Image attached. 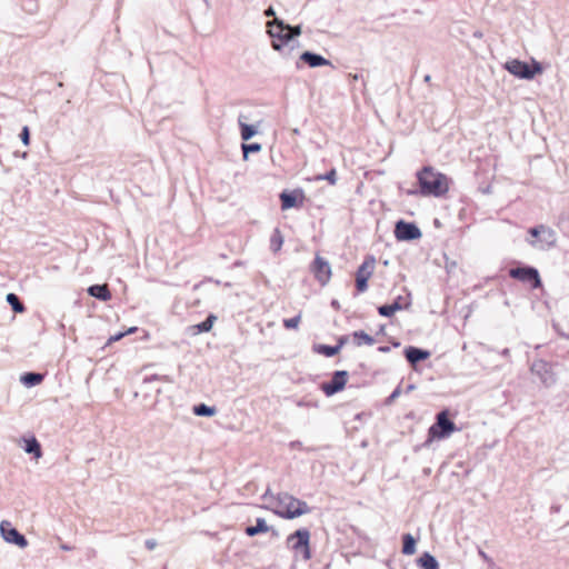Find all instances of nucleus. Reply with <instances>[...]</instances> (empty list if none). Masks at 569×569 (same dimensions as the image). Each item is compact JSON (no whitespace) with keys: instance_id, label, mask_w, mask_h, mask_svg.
<instances>
[{"instance_id":"nucleus-1","label":"nucleus","mask_w":569,"mask_h":569,"mask_svg":"<svg viewBox=\"0 0 569 569\" xmlns=\"http://www.w3.org/2000/svg\"><path fill=\"white\" fill-rule=\"evenodd\" d=\"M417 180L422 196L442 197L449 190V179L431 166H425L417 172Z\"/></svg>"},{"instance_id":"nucleus-2","label":"nucleus","mask_w":569,"mask_h":569,"mask_svg":"<svg viewBox=\"0 0 569 569\" xmlns=\"http://www.w3.org/2000/svg\"><path fill=\"white\" fill-rule=\"evenodd\" d=\"M455 430H457V427L455 422L449 419L448 411L442 410L437 415L436 422L430 426L428 439L425 441L423 446H429L435 439L448 438Z\"/></svg>"},{"instance_id":"nucleus-3","label":"nucleus","mask_w":569,"mask_h":569,"mask_svg":"<svg viewBox=\"0 0 569 569\" xmlns=\"http://www.w3.org/2000/svg\"><path fill=\"white\" fill-rule=\"evenodd\" d=\"M503 68L512 76L525 80H531L543 71L541 63L536 60H532V63L528 64L525 61L512 59L507 61Z\"/></svg>"},{"instance_id":"nucleus-4","label":"nucleus","mask_w":569,"mask_h":569,"mask_svg":"<svg viewBox=\"0 0 569 569\" xmlns=\"http://www.w3.org/2000/svg\"><path fill=\"white\" fill-rule=\"evenodd\" d=\"M287 543H291L292 550L300 553L303 560L311 558L310 531L307 528H300L287 537Z\"/></svg>"},{"instance_id":"nucleus-5","label":"nucleus","mask_w":569,"mask_h":569,"mask_svg":"<svg viewBox=\"0 0 569 569\" xmlns=\"http://www.w3.org/2000/svg\"><path fill=\"white\" fill-rule=\"evenodd\" d=\"M509 276L512 279L529 283L532 289H538L542 286L538 269L531 266L511 268L509 270Z\"/></svg>"},{"instance_id":"nucleus-6","label":"nucleus","mask_w":569,"mask_h":569,"mask_svg":"<svg viewBox=\"0 0 569 569\" xmlns=\"http://www.w3.org/2000/svg\"><path fill=\"white\" fill-rule=\"evenodd\" d=\"M0 535L6 542L19 548L23 549L29 545L26 536L14 528L8 520H2L0 522Z\"/></svg>"},{"instance_id":"nucleus-7","label":"nucleus","mask_w":569,"mask_h":569,"mask_svg":"<svg viewBox=\"0 0 569 569\" xmlns=\"http://www.w3.org/2000/svg\"><path fill=\"white\" fill-rule=\"evenodd\" d=\"M266 27L272 48L281 51L284 47V21L274 17V20L268 21Z\"/></svg>"},{"instance_id":"nucleus-8","label":"nucleus","mask_w":569,"mask_h":569,"mask_svg":"<svg viewBox=\"0 0 569 569\" xmlns=\"http://www.w3.org/2000/svg\"><path fill=\"white\" fill-rule=\"evenodd\" d=\"M530 370L536 375L545 387H551L556 383V375L551 365L542 359H537L531 363Z\"/></svg>"},{"instance_id":"nucleus-9","label":"nucleus","mask_w":569,"mask_h":569,"mask_svg":"<svg viewBox=\"0 0 569 569\" xmlns=\"http://www.w3.org/2000/svg\"><path fill=\"white\" fill-rule=\"evenodd\" d=\"M376 260L372 256L367 257L356 272V287L359 292L368 289V280L375 269Z\"/></svg>"},{"instance_id":"nucleus-10","label":"nucleus","mask_w":569,"mask_h":569,"mask_svg":"<svg viewBox=\"0 0 569 569\" xmlns=\"http://www.w3.org/2000/svg\"><path fill=\"white\" fill-rule=\"evenodd\" d=\"M395 236L400 241H412L421 238L422 233L416 223L399 220L395 226Z\"/></svg>"},{"instance_id":"nucleus-11","label":"nucleus","mask_w":569,"mask_h":569,"mask_svg":"<svg viewBox=\"0 0 569 569\" xmlns=\"http://www.w3.org/2000/svg\"><path fill=\"white\" fill-rule=\"evenodd\" d=\"M349 373L346 370H337L333 372L332 378L328 382L321 385V390L326 396L330 397L343 390L348 381Z\"/></svg>"},{"instance_id":"nucleus-12","label":"nucleus","mask_w":569,"mask_h":569,"mask_svg":"<svg viewBox=\"0 0 569 569\" xmlns=\"http://www.w3.org/2000/svg\"><path fill=\"white\" fill-rule=\"evenodd\" d=\"M311 270L315 274V278L321 286H326L329 282L331 278V267L325 258L316 256L311 266Z\"/></svg>"},{"instance_id":"nucleus-13","label":"nucleus","mask_w":569,"mask_h":569,"mask_svg":"<svg viewBox=\"0 0 569 569\" xmlns=\"http://www.w3.org/2000/svg\"><path fill=\"white\" fill-rule=\"evenodd\" d=\"M301 63L307 64L309 68H318L323 66L335 68L330 60L326 59L319 53L311 51H305L300 54L299 60L297 61L298 69L302 67Z\"/></svg>"},{"instance_id":"nucleus-14","label":"nucleus","mask_w":569,"mask_h":569,"mask_svg":"<svg viewBox=\"0 0 569 569\" xmlns=\"http://www.w3.org/2000/svg\"><path fill=\"white\" fill-rule=\"evenodd\" d=\"M20 447L33 459L38 460L42 457V447L39 440L33 435L22 436L19 441Z\"/></svg>"},{"instance_id":"nucleus-15","label":"nucleus","mask_w":569,"mask_h":569,"mask_svg":"<svg viewBox=\"0 0 569 569\" xmlns=\"http://www.w3.org/2000/svg\"><path fill=\"white\" fill-rule=\"evenodd\" d=\"M250 116L240 112L238 116V126L242 141H249L258 133L259 121L257 123H248Z\"/></svg>"},{"instance_id":"nucleus-16","label":"nucleus","mask_w":569,"mask_h":569,"mask_svg":"<svg viewBox=\"0 0 569 569\" xmlns=\"http://www.w3.org/2000/svg\"><path fill=\"white\" fill-rule=\"evenodd\" d=\"M541 231H542V233H541L540 238L538 240L530 241V244L532 247H538L541 250H548V249L556 247V244H557L556 231L548 226H545V228H541Z\"/></svg>"},{"instance_id":"nucleus-17","label":"nucleus","mask_w":569,"mask_h":569,"mask_svg":"<svg viewBox=\"0 0 569 569\" xmlns=\"http://www.w3.org/2000/svg\"><path fill=\"white\" fill-rule=\"evenodd\" d=\"M310 511L311 509L306 501L295 497H287V519H295Z\"/></svg>"},{"instance_id":"nucleus-18","label":"nucleus","mask_w":569,"mask_h":569,"mask_svg":"<svg viewBox=\"0 0 569 569\" xmlns=\"http://www.w3.org/2000/svg\"><path fill=\"white\" fill-rule=\"evenodd\" d=\"M410 306V301H405V298L401 296H398L392 303L389 305H382L378 307V313L382 317H391L395 315V312L408 309Z\"/></svg>"},{"instance_id":"nucleus-19","label":"nucleus","mask_w":569,"mask_h":569,"mask_svg":"<svg viewBox=\"0 0 569 569\" xmlns=\"http://www.w3.org/2000/svg\"><path fill=\"white\" fill-rule=\"evenodd\" d=\"M430 355V351L413 346H409L405 349V357L411 366L427 360Z\"/></svg>"},{"instance_id":"nucleus-20","label":"nucleus","mask_w":569,"mask_h":569,"mask_svg":"<svg viewBox=\"0 0 569 569\" xmlns=\"http://www.w3.org/2000/svg\"><path fill=\"white\" fill-rule=\"evenodd\" d=\"M306 200L305 191L301 188L287 191V209L302 208Z\"/></svg>"},{"instance_id":"nucleus-21","label":"nucleus","mask_w":569,"mask_h":569,"mask_svg":"<svg viewBox=\"0 0 569 569\" xmlns=\"http://www.w3.org/2000/svg\"><path fill=\"white\" fill-rule=\"evenodd\" d=\"M87 292L90 297H93L96 298L97 300H100V301H108L111 299V291L109 289V287L107 284H91L88 289H87Z\"/></svg>"},{"instance_id":"nucleus-22","label":"nucleus","mask_w":569,"mask_h":569,"mask_svg":"<svg viewBox=\"0 0 569 569\" xmlns=\"http://www.w3.org/2000/svg\"><path fill=\"white\" fill-rule=\"evenodd\" d=\"M44 376L40 372L28 371L21 375L20 381L24 387L32 388L42 382Z\"/></svg>"},{"instance_id":"nucleus-23","label":"nucleus","mask_w":569,"mask_h":569,"mask_svg":"<svg viewBox=\"0 0 569 569\" xmlns=\"http://www.w3.org/2000/svg\"><path fill=\"white\" fill-rule=\"evenodd\" d=\"M269 530V527L263 518H257L256 525L247 526L244 532L249 537H254L259 533H264Z\"/></svg>"},{"instance_id":"nucleus-24","label":"nucleus","mask_w":569,"mask_h":569,"mask_svg":"<svg viewBox=\"0 0 569 569\" xmlns=\"http://www.w3.org/2000/svg\"><path fill=\"white\" fill-rule=\"evenodd\" d=\"M417 562L421 569H439L438 560L428 551L423 552Z\"/></svg>"},{"instance_id":"nucleus-25","label":"nucleus","mask_w":569,"mask_h":569,"mask_svg":"<svg viewBox=\"0 0 569 569\" xmlns=\"http://www.w3.org/2000/svg\"><path fill=\"white\" fill-rule=\"evenodd\" d=\"M193 415L198 417H213L217 413V408L214 406H208L203 402L197 403L192 408Z\"/></svg>"},{"instance_id":"nucleus-26","label":"nucleus","mask_w":569,"mask_h":569,"mask_svg":"<svg viewBox=\"0 0 569 569\" xmlns=\"http://www.w3.org/2000/svg\"><path fill=\"white\" fill-rule=\"evenodd\" d=\"M6 301L16 313H22L26 311V306L21 301L18 295L10 292L6 297Z\"/></svg>"},{"instance_id":"nucleus-27","label":"nucleus","mask_w":569,"mask_h":569,"mask_svg":"<svg viewBox=\"0 0 569 569\" xmlns=\"http://www.w3.org/2000/svg\"><path fill=\"white\" fill-rule=\"evenodd\" d=\"M216 320H217V317L213 313H209L203 321L193 326L194 332L196 333L209 332L212 329Z\"/></svg>"},{"instance_id":"nucleus-28","label":"nucleus","mask_w":569,"mask_h":569,"mask_svg":"<svg viewBox=\"0 0 569 569\" xmlns=\"http://www.w3.org/2000/svg\"><path fill=\"white\" fill-rule=\"evenodd\" d=\"M313 351L319 355L331 358L339 353L340 346H329V345H321V343L313 345Z\"/></svg>"},{"instance_id":"nucleus-29","label":"nucleus","mask_w":569,"mask_h":569,"mask_svg":"<svg viewBox=\"0 0 569 569\" xmlns=\"http://www.w3.org/2000/svg\"><path fill=\"white\" fill-rule=\"evenodd\" d=\"M417 541L411 533H405L402 536V553L413 555L416 552Z\"/></svg>"},{"instance_id":"nucleus-30","label":"nucleus","mask_w":569,"mask_h":569,"mask_svg":"<svg viewBox=\"0 0 569 569\" xmlns=\"http://www.w3.org/2000/svg\"><path fill=\"white\" fill-rule=\"evenodd\" d=\"M352 338H353L355 345L358 347H360L362 343L368 345V346H372L375 343V339L370 335H368L367 332H365L362 330L355 331L352 333Z\"/></svg>"},{"instance_id":"nucleus-31","label":"nucleus","mask_w":569,"mask_h":569,"mask_svg":"<svg viewBox=\"0 0 569 569\" xmlns=\"http://www.w3.org/2000/svg\"><path fill=\"white\" fill-rule=\"evenodd\" d=\"M283 243V237L279 228H276L273 234L270 238V249L273 252H278Z\"/></svg>"},{"instance_id":"nucleus-32","label":"nucleus","mask_w":569,"mask_h":569,"mask_svg":"<svg viewBox=\"0 0 569 569\" xmlns=\"http://www.w3.org/2000/svg\"><path fill=\"white\" fill-rule=\"evenodd\" d=\"M261 144L258 142H247L243 141L241 144V150L243 154V159L246 160L250 153H257L261 150Z\"/></svg>"},{"instance_id":"nucleus-33","label":"nucleus","mask_w":569,"mask_h":569,"mask_svg":"<svg viewBox=\"0 0 569 569\" xmlns=\"http://www.w3.org/2000/svg\"><path fill=\"white\" fill-rule=\"evenodd\" d=\"M300 33V26L292 27L287 23V47H289L293 39L298 37Z\"/></svg>"},{"instance_id":"nucleus-34","label":"nucleus","mask_w":569,"mask_h":569,"mask_svg":"<svg viewBox=\"0 0 569 569\" xmlns=\"http://www.w3.org/2000/svg\"><path fill=\"white\" fill-rule=\"evenodd\" d=\"M316 180H327L330 184L333 186L337 182V171L335 168H332L327 173L317 176Z\"/></svg>"},{"instance_id":"nucleus-35","label":"nucleus","mask_w":569,"mask_h":569,"mask_svg":"<svg viewBox=\"0 0 569 569\" xmlns=\"http://www.w3.org/2000/svg\"><path fill=\"white\" fill-rule=\"evenodd\" d=\"M156 380L164 381V382H169V383H171L173 381L172 378L169 377V376H159V375H156V373L150 375V376H146L143 378V382L144 383H150V382L156 381Z\"/></svg>"},{"instance_id":"nucleus-36","label":"nucleus","mask_w":569,"mask_h":569,"mask_svg":"<svg viewBox=\"0 0 569 569\" xmlns=\"http://www.w3.org/2000/svg\"><path fill=\"white\" fill-rule=\"evenodd\" d=\"M19 138H20L21 142L23 143V146L28 147L30 144L31 133H30V129L28 126L22 127Z\"/></svg>"},{"instance_id":"nucleus-37","label":"nucleus","mask_w":569,"mask_h":569,"mask_svg":"<svg viewBox=\"0 0 569 569\" xmlns=\"http://www.w3.org/2000/svg\"><path fill=\"white\" fill-rule=\"evenodd\" d=\"M541 228H545V224H538L536 227H532L528 230V232L531 237L539 239L542 233Z\"/></svg>"},{"instance_id":"nucleus-38","label":"nucleus","mask_w":569,"mask_h":569,"mask_svg":"<svg viewBox=\"0 0 569 569\" xmlns=\"http://www.w3.org/2000/svg\"><path fill=\"white\" fill-rule=\"evenodd\" d=\"M277 500H278V508L276 509V513L278 516H280L281 518H284V505L282 503L281 493H278Z\"/></svg>"},{"instance_id":"nucleus-39","label":"nucleus","mask_w":569,"mask_h":569,"mask_svg":"<svg viewBox=\"0 0 569 569\" xmlns=\"http://www.w3.org/2000/svg\"><path fill=\"white\" fill-rule=\"evenodd\" d=\"M299 321H300V315H298L293 318L287 319V329H296L299 325Z\"/></svg>"},{"instance_id":"nucleus-40","label":"nucleus","mask_w":569,"mask_h":569,"mask_svg":"<svg viewBox=\"0 0 569 569\" xmlns=\"http://www.w3.org/2000/svg\"><path fill=\"white\" fill-rule=\"evenodd\" d=\"M401 393V389L400 387L398 386L391 393L390 396L387 398L386 400V403H391L393 402Z\"/></svg>"},{"instance_id":"nucleus-41","label":"nucleus","mask_w":569,"mask_h":569,"mask_svg":"<svg viewBox=\"0 0 569 569\" xmlns=\"http://www.w3.org/2000/svg\"><path fill=\"white\" fill-rule=\"evenodd\" d=\"M124 336H126V333H124V332H118V333H116V335L111 336V337L108 339L107 345H110V343H112V342H114V341H119V340H120V339H122Z\"/></svg>"},{"instance_id":"nucleus-42","label":"nucleus","mask_w":569,"mask_h":569,"mask_svg":"<svg viewBox=\"0 0 569 569\" xmlns=\"http://www.w3.org/2000/svg\"><path fill=\"white\" fill-rule=\"evenodd\" d=\"M144 546L148 550H153L157 546V542L153 539H148L146 540Z\"/></svg>"},{"instance_id":"nucleus-43","label":"nucleus","mask_w":569,"mask_h":569,"mask_svg":"<svg viewBox=\"0 0 569 569\" xmlns=\"http://www.w3.org/2000/svg\"><path fill=\"white\" fill-rule=\"evenodd\" d=\"M278 197H279V202H280V209H281V211H284V200H286L284 190L279 192Z\"/></svg>"},{"instance_id":"nucleus-44","label":"nucleus","mask_w":569,"mask_h":569,"mask_svg":"<svg viewBox=\"0 0 569 569\" xmlns=\"http://www.w3.org/2000/svg\"><path fill=\"white\" fill-rule=\"evenodd\" d=\"M378 351L381 353H388L390 351V347L389 346H380L378 348Z\"/></svg>"},{"instance_id":"nucleus-45","label":"nucleus","mask_w":569,"mask_h":569,"mask_svg":"<svg viewBox=\"0 0 569 569\" xmlns=\"http://www.w3.org/2000/svg\"><path fill=\"white\" fill-rule=\"evenodd\" d=\"M60 549L63 550V551H70V550L73 549V547L70 546V545H67V543H61L60 545Z\"/></svg>"},{"instance_id":"nucleus-46","label":"nucleus","mask_w":569,"mask_h":569,"mask_svg":"<svg viewBox=\"0 0 569 569\" xmlns=\"http://www.w3.org/2000/svg\"><path fill=\"white\" fill-rule=\"evenodd\" d=\"M479 556H480L483 560H486V561H490V560H491V559L488 557V555H487L483 550H481V549H479Z\"/></svg>"},{"instance_id":"nucleus-47","label":"nucleus","mask_w":569,"mask_h":569,"mask_svg":"<svg viewBox=\"0 0 569 569\" xmlns=\"http://www.w3.org/2000/svg\"><path fill=\"white\" fill-rule=\"evenodd\" d=\"M264 14H266L267 17L274 16V10H273V8H272V7L267 8V9L264 10Z\"/></svg>"},{"instance_id":"nucleus-48","label":"nucleus","mask_w":569,"mask_h":569,"mask_svg":"<svg viewBox=\"0 0 569 569\" xmlns=\"http://www.w3.org/2000/svg\"><path fill=\"white\" fill-rule=\"evenodd\" d=\"M346 341H347V337L342 336L339 338L338 343L336 346H340V349H341L342 346L346 343Z\"/></svg>"},{"instance_id":"nucleus-49","label":"nucleus","mask_w":569,"mask_h":569,"mask_svg":"<svg viewBox=\"0 0 569 569\" xmlns=\"http://www.w3.org/2000/svg\"><path fill=\"white\" fill-rule=\"evenodd\" d=\"M349 77H350V79L352 81H358L361 78V74H359V73H350Z\"/></svg>"},{"instance_id":"nucleus-50","label":"nucleus","mask_w":569,"mask_h":569,"mask_svg":"<svg viewBox=\"0 0 569 569\" xmlns=\"http://www.w3.org/2000/svg\"><path fill=\"white\" fill-rule=\"evenodd\" d=\"M137 330H138V328H137V327H131V328H129L127 331H124V333H126V336H127V335H129V333H133V332H136Z\"/></svg>"},{"instance_id":"nucleus-51","label":"nucleus","mask_w":569,"mask_h":569,"mask_svg":"<svg viewBox=\"0 0 569 569\" xmlns=\"http://www.w3.org/2000/svg\"><path fill=\"white\" fill-rule=\"evenodd\" d=\"M300 446H301V442H299V441H293L290 443L291 448H299Z\"/></svg>"},{"instance_id":"nucleus-52","label":"nucleus","mask_w":569,"mask_h":569,"mask_svg":"<svg viewBox=\"0 0 569 569\" xmlns=\"http://www.w3.org/2000/svg\"><path fill=\"white\" fill-rule=\"evenodd\" d=\"M14 154H16V156H19V157H21V158H23V159H27V157H28V152H27V151H24V152H22V153H18V152H16Z\"/></svg>"},{"instance_id":"nucleus-53","label":"nucleus","mask_w":569,"mask_h":569,"mask_svg":"<svg viewBox=\"0 0 569 569\" xmlns=\"http://www.w3.org/2000/svg\"><path fill=\"white\" fill-rule=\"evenodd\" d=\"M331 306H332L333 308L338 309V308H339V302H338L337 300H332V301H331Z\"/></svg>"},{"instance_id":"nucleus-54","label":"nucleus","mask_w":569,"mask_h":569,"mask_svg":"<svg viewBox=\"0 0 569 569\" xmlns=\"http://www.w3.org/2000/svg\"><path fill=\"white\" fill-rule=\"evenodd\" d=\"M423 80H425V82H430V80H431V76H430V74L425 76V79H423Z\"/></svg>"},{"instance_id":"nucleus-55","label":"nucleus","mask_w":569,"mask_h":569,"mask_svg":"<svg viewBox=\"0 0 569 569\" xmlns=\"http://www.w3.org/2000/svg\"><path fill=\"white\" fill-rule=\"evenodd\" d=\"M385 329H386V327H385V326H381V327H380V329H379V331H378V333L383 335V333H385Z\"/></svg>"},{"instance_id":"nucleus-56","label":"nucleus","mask_w":569,"mask_h":569,"mask_svg":"<svg viewBox=\"0 0 569 569\" xmlns=\"http://www.w3.org/2000/svg\"><path fill=\"white\" fill-rule=\"evenodd\" d=\"M413 389H415V386H413V385H410V386H408V387H407V392H410V391H411V390H413Z\"/></svg>"},{"instance_id":"nucleus-57","label":"nucleus","mask_w":569,"mask_h":569,"mask_svg":"<svg viewBox=\"0 0 569 569\" xmlns=\"http://www.w3.org/2000/svg\"><path fill=\"white\" fill-rule=\"evenodd\" d=\"M392 346H393L395 348H397V347H399V346H400V342H398V341H393V342H392Z\"/></svg>"},{"instance_id":"nucleus-58","label":"nucleus","mask_w":569,"mask_h":569,"mask_svg":"<svg viewBox=\"0 0 569 569\" xmlns=\"http://www.w3.org/2000/svg\"><path fill=\"white\" fill-rule=\"evenodd\" d=\"M502 355H503V356L509 355V349H507V348H506V349H503Z\"/></svg>"},{"instance_id":"nucleus-59","label":"nucleus","mask_w":569,"mask_h":569,"mask_svg":"<svg viewBox=\"0 0 569 569\" xmlns=\"http://www.w3.org/2000/svg\"><path fill=\"white\" fill-rule=\"evenodd\" d=\"M408 193H409V194H417V193H418V191L413 190V191H409Z\"/></svg>"},{"instance_id":"nucleus-60","label":"nucleus","mask_w":569,"mask_h":569,"mask_svg":"<svg viewBox=\"0 0 569 569\" xmlns=\"http://www.w3.org/2000/svg\"><path fill=\"white\" fill-rule=\"evenodd\" d=\"M61 87H63V83H62V82H59V83H58V88H61Z\"/></svg>"}]
</instances>
